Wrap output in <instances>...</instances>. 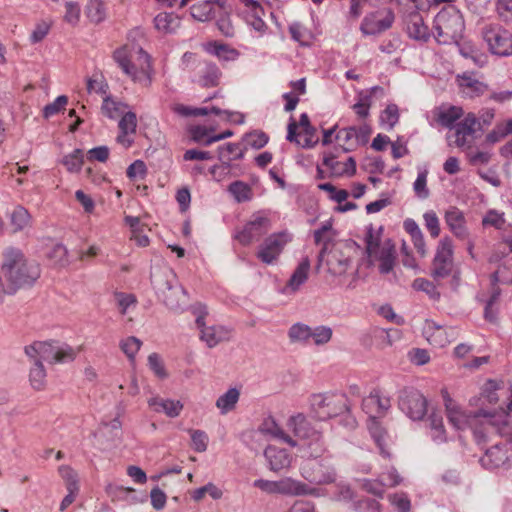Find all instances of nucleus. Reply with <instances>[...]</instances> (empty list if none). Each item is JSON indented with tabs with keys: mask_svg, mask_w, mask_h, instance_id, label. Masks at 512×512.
Returning a JSON list of instances; mask_svg holds the SVG:
<instances>
[{
	"mask_svg": "<svg viewBox=\"0 0 512 512\" xmlns=\"http://www.w3.org/2000/svg\"><path fill=\"white\" fill-rule=\"evenodd\" d=\"M290 430V448L296 449L295 455L302 459L301 475L310 483L335 482L337 474L334 467L324 465V460L320 459L326 451L322 434L311 426L303 414L290 418Z\"/></svg>",
	"mask_w": 512,
	"mask_h": 512,
	"instance_id": "1",
	"label": "nucleus"
},
{
	"mask_svg": "<svg viewBox=\"0 0 512 512\" xmlns=\"http://www.w3.org/2000/svg\"><path fill=\"white\" fill-rule=\"evenodd\" d=\"M447 418L457 430L471 429L478 445L485 444L492 433L508 434V414L505 411L486 412L478 411L467 413L449 395L442 391Z\"/></svg>",
	"mask_w": 512,
	"mask_h": 512,
	"instance_id": "2",
	"label": "nucleus"
},
{
	"mask_svg": "<svg viewBox=\"0 0 512 512\" xmlns=\"http://www.w3.org/2000/svg\"><path fill=\"white\" fill-rule=\"evenodd\" d=\"M29 358L31 368L29 381L33 389L42 390L46 385V370L43 361L53 363H64L75 358V351L67 344L58 342L36 341L24 348Z\"/></svg>",
	"mask_w": 512,
	"mask_h": 512,
	"instance_id": "3",
	"label": "nucleus"
},
{
	"mask_svg": "<svg viewBox=\"0 0 512 512\" xmlns=\"http://www.w3.org/2000/svg\"><path fill=\"white\" fill-rule=\"evenodd\" d=\"M112 58L132 81L148 87L152 83L153 68L150 55L139 45L127 43L114 50Z\"/></svg>",
	"mask_w": 512,
	"mask_h": 512,
	"instance_id": "4",
	"label": "nucleus"
},
{
	"mask_svg": "<svg viewBox=\"0 0 512 512\" xmlns=\"http://www.w3.org/2000/svg\"><path fill=\"white\" fill-rule=\"evenodd\" d=\"M2 270L6 281L16 292L20 288L32 286L40 277L39 264L28 259L22 250L8 247L3 252Z\"/></svg>",
	"mask_w": 512,
	"mask_h": 512,
	"instance_id": "5",
	"label": "nucleus"
},
{
	"mask_svg": "<svg viewBox=\"0 0 512 512\" xmlns=\"http://www.w3.org/2000/svg\"><path fill=\"white\" fill-rule=\"evenodd\" d=\"M356 243L353 240H339L330 249L322 248L318 254L316 270L325 267L333 277H342L352 268V251Z\"/></svg>",
	"mask_w": 512,
	"mask_h": 512,
	"instance_id": "6",
	"label": "nucleus"
},
{
	"mask_svg": "<svg viewBox=\"0 0 512 512\" xmlns=\"http://www.w3.org/2000/svg\"><path fill=\"white\" fill-rule=\"evenodd\" d=\"M433 29L439 44L457 43L465 29L464 18L455 6L449 5L437 13Z\"/></svg>",
	"mask_w": 512,
	"mask_h": 512,
	"instance_id": "7",
	"label": "nucleus"
},
{
	"mask_svg": "<svg viewBox=\"0 0 512 512\" xmlns=\"http://www.w3.org/2000/svg\"><path fill=\"white\" fill-rule=\"evenodd\" d=\"M382 227L375 230L369 226L365 236L366 254L368 262L373 265L379 262V271L381 274L390 273L395 265L396 252L395 247L390 241L381 243Z\"/></svg>",
	"mask_w": 512,
	"mask_h": 512,
	"instance_id": "8",
	"label": "nucleus"
},
{
	"mask_svg": "<svg viewBox=\"0 0 512 512\" xmlns=\"http://www.w3.org/2000/svg\"><path fill=\"white\" fill-rule=\"evenodd\" d=\"M309 405L313 416L321 421L337 417L349 410L346 395L337 392L312 394L309 398Z\"/></svg>",
	"mask_w": 512,
	"mask_h": 512,
	"instance_id": "9",
	"label": "nucleus"
},
{
	"mask_svg": "<svg viewBox=\"0 0 512 512\" xmlns=\"http://www.w3.org/2000/svg\"><path fill=\"white\" fill-rule=\"evenodd\" d=\"M484 42L493 55L512 56V32L499 24H487L481 30Z\"/></svg>",
	"mask_w": 512,
	"mask_h": 512,
	"instance_id": "10",
	"label": "nucleus"
},
{
	"mask_svg": "<svg viewBox=\"0 0 512 512\" xmlns=\"http://www.w3.org/2000/svg\"><path fill=\"white\" fill-rule=\"evenodd\" d=\"M272 227L269 213L258 211L254 213L244 227L238 231L235 238L242 245H249L253 241L259 240Z\"/></svg>",
	"mask_w": 512,
	"mask_h": 512,
	"instance_id": "11",
	"label": "nucleus"
},
{
	"mask_svg": "<svg viewBox=\"0 0 512 512\" xmlns=\"http://www.w3.org/2000/svg\"><path fill=\"white\" fill-rule=\"evenodd\" d=\"M454 268L453 245L448 237L442 238L437 246L431 265V276L435 280L448 277Z\"/></svg>",
	"mask_w": 512,
	"mask_h": 512,
	"instance_id": "12",
	"label": "nucleus"
},
{
	"mask_svg": "<svg viewBox=\"0 0 512 512\" xmlns=\"http://www.w3.org/2000/svg\"><path fill=\"white\" fill-rule=\"evenodd\" d=\"M394 20L395 15L391 9L377 10L365 15L360 25V31L364 36L379 35L390 29Z\"/></svg>",
	"mask_w": 512,
	"mask_h": 512,
	"instance_id": "13",
	"label": "nucleus"
},
{
	"mask_svg": "<svg viewBox=\"0 0 512 512\" xmlns=\"http://www.w3.org/2000/svg\"><path fill=\"white\" fill-rule=\"evenodd\" d=\"M399 408L412 420H421L427 412V401L419 391L404 389L399 395Z\"/></svg>",
	"mask_w": 512,
	"mask_h": 512,
	"instance_id": "14",
	"label": "nucleus"
},
{
	"mask_svg": "<svg viewBox=\"0 0 512 512\" xmlns=\"http://www.w3.org/2000/svg\"><path fill=\"white\" fill-rule=\"evenodd\" d=\"M318 141L316 129L310 124L306 113L301 114L299 122L290 120V142L303 148H312Z\"/></svg>",
	"mask_w": 512,
	"mask_h": 512,
	"instance_id": "15",
	"label": "nucleus"
},
{
	"mask_svg": "<svg viewBox=\"0 0 512 512\" xmlns=\"http://www.w3.org/2000/svg\"><path fill=\"white\" fill-rule=\"evenodd\" d=\"M288 242L286 232L274 233L270 235L259 247L258 258L266 263L272 264L280 255Z\"/></svg>",
	"mask_w": 512,
	"mask_h": 512,
	"instance_id": "16",
	"label": "nucleus"
},
{
	"mask_svg": "<svg viewBox=\"0 0 512 512\" xmlns=\"http://www.w3.org/2000/svg\"><path fill=\"white\" fill-rule=\"evenodd\" d=\"M390 407V398L383 396L378 389H373L362 401V410L369 415V419L384 416Z\"/></svg>",
	"mask_w": 512,
	"mask_h": 512,
	"instance_id": "17",
	"label": "nucleus"
},
{
	"mask_svg": "<svg viewBox=\"0 0 512 512\" xmlns=\"http://www.w3.org/2000/svg\"><path fill=\"white\" fill-rule=\"evenodd\" d=\"M250 438L256 442L273 440L288 443V436L271 417L265 419L257 430L251 431Z\"/></svg>",
	"mask_w": 512,
	"mask_h": 512,
	"instance_id": "18",
	"label": "nucleus"
},
{
	"mask_svg": "<svg viewBox=\"0 0 512 512\" xmlns=\"http://www.w3.org/2000/svg\"><path fill=\"white\" fill-rule=\"evenodd\" d=\"M423 333L430 344L435 347H444L455 338V331L452 328H445L432 320H427Z\"/></svg>",
	"mask_w": 512,
	"mask_h": 512,
	"instance_id": "19",
	"label": "nucleus"
},
{
	"mask_svg": "<svg viewBox=\"0 0 512 512\" xmlns=\"http://www.w3.org/2000/svg\"><path fill=\"white\" fill-rule=\"evenodd\" d=\"M479 122L473 113L467 114L464 119L458 122L455 129V144L458 147L469 146L474 139V134L477 130Z\"/></svg>",
	"mask_w": 512,
	"mask_h": 512,
	"instance_id": "20",
	"label": "nucleus"
},
{
	"mask_svg": "<svg viewBox=\"0 0 512 512\" xmlns=\"http://www.w3.org/2000/svg\"><path fill=\"white\" fill-rule=\"evenodd\" d=\"M243 14L247 24L260 35L265 33L267 25L263 20L265 15L263 7L256 0H244Z\"/></svg>",
	"mask_w": 512,
	"mask_h": 512,
	"instance_id": "21",
	"label": "nucleus"
},
{
	"mask_svg": "<svg viewBox=\"0 0 512 512\" xmlns=\"http://www.w3.org/2000/svg\"><path fill=\"white\" fill-rule=\"evenodd\" d=\"M406 32L414 40L427 42L430 38L429 28L418 11H412L405 16Z\"/></svg>",
	"mask_w": 512,
	"mask_h": 512,
	"instance_id": "22",
	"label": "nucleus"
},
{
	"mask_svg": "<svg viewBox=\"0 0 512 512\" xmlns=\"http://www.w3.org/2000/svg\"><path fill=\"white\" fill-rule=\"evenodd\" d=\"M481 465L489 470L509 466V456L504 445L495 444L480 458Z\"/></svg>",
	"mask_w": 512,
	"mask_h": 512,
	"instance_id": "23",
	"label": "nucleus"
},
{
	"mask_svg": "<svg viewBox=\"0 0 512 512\" xmlns=\"http://www.w3.org/2000/svg\"><path fill=\"white\" fill-rule=\"evenodd\" d=\"M200 330V339L207 347L213 348L219 343L226 341L230 338L231 330L222 325L203 326L197 327Z\"/></svg>",
	"mask_w": 512,
	"mask_h": 512,
	"instance_id": "24",
	"label": "nucleus"
},
{
	"mask_svg": "<svg viewBox=\"0 0 512 512\" xmlns=\"http://www.w3.org/2000/svg\"><path fill=\"white\" fill-rule=\"evenodd\" d=\"M218 157L223 163L222 166L215 165L211 168L210 172L216 176L218 170H227L230 168V162L244 157V151L237 143H227L218 147Z\"/></svg>",
	"mask_w": 512,
	"mask_h": 512,
	"instance_id": "25",
	"label": "nucleus"
},
{
	"mask_svg": "<svg viewBox=\"0 0 512 512\" xmlns=\"http://www.w3.org/2000/svg\"><path fill=\"white\" fill-rule=\"evenodd\" d=\"M215 6L226 10V0H195L190 7L191 16L201 22L208 21L213 16Z\"/></svg>",
	"mask_w": 512,
	"mask_h": 512,
	"instance_id": "26",
	"label": "nucleus"
},
{
	"mask_svg": "<svg viewBox=\"0 0 512 512\" xmlns=\"http://www.w3.org/2000/svg\"><path fill=\"white\" fill-rule=\"evenodd\" d=\"M310 270V259L307 256L303 257L290 275V293L301 290L309 278Z\"/></svg>",
	"mask_w": 512,
	"mask_h": 512,
	"instance_id": "27",
	"label": "nucleus"
},
{
	"mask_svg": "<svg viewBox=\"0 0 512 512\" xmlns=\"http://www.w3.org/2000/svg\"><path fill=\"white\" fill-rule=\"evenodd\" d=\"M445 221L448 227L450 228L451 232L457 238L461 240H465L468 238V230L465 225V217L459 209H449L445 214Z\"/></svg>",
	"mask_w": 512,
	"mask_h": 512,
	"instance_id": "28",
	"label": "nucleus"
},
{
	"mask_svg": "<svg viewBox=\"0 0 512 512\" xmlns=\"http://www.w3.org/2000/svg\"><path fill=\"white\" fill-rule=\"evenodd\" d=\"M148 405L153 408L155 412H164L171 418L179 416L183 409V404L180 401L159 397L150 398L148 400Z\"/></svg>",
	"mask_w": 512,
	"mask_h": 512,
	"instance_id": "29",
	"label": "nucleus"
},
{
	"mask_svg": "<svg viewBox=\"0 0 512 512\" xmlns=\"http://www.w3.org/2000/svg\"><path fill=\"white\" fill-rule=\"evenodd\" d=\"M270 470L278 472L284 469L288 463V453L285 448L276 445H268L264 451Z\"/></svg>",
	"mask_w": 512,
	"mask_h": 512,
	"instance_id": "30",
	"label": "nucleus"
},
{
	"mask_svg": "<svg viewBox=\"0 0 512 512\" xmlns=\"http://www.w3.org/2000/svg\"><path fill=\"white\" fill-rule=\"evenodd\" d=\"M207 52L225 62L236 61L240 56V52L237 49L217 41L208 44Z\"/></svg>",
	"mask_w": 512,
	"mask_h": 512,
	"instance_id": "31",
	"label": "nucleus"
},
{
	"mask_svg": "<svg viewBox=\"0 0 512 512\" xmlns=\"http://www.w3.org/2000/svg\"><path fill=\"white\" fill-rule=\"evenodd\" d=\"M336 232L332 227V220H327L314 231V241L317 245H322V248L330 249L331 246L338 241H335Z\"/></svg>",
	"mask_w": 512,
	"mask_h": 512,
	"instance_id": "32",
	"label": "nucleus"
},
{
	"mask_svg": "<svg viewBox=\"0 0 512 512\" xmlns=\"http://www.w3.org/2000/svg\"><path fill=\"white\" fill-rule=\"evenodd\" d=\"M368 430L371 434V437L374 439L375 443L377 444L381 454L385 457H389L390 453L386 449L387 432L382 427V425L378 421V419H374V418L369 419Z\"/></svg>",
	"mask_w": 512,
	"mask_h": 512,
	"instance_id": "33",
	"label": "nucleus"
},
{
	"mask_svg": "<svg viewBox=\"0 0 512 512\" xmlns=\"http://www.w3.org/2000/svg\"><path fill=\"white\" fill-rule=\"evenodd\" d=\"M187 295L181 287H168V293L164 294V303L171 310H181L186 305Z\"/></svg>",
	"mask_w": 512,
	"mask_h": 512,
	"instance_id": "34",
	"label": "nucleus"
},
{
	"mask_svg": "<svg viewBox=\"0 0 512 512\" xmlns=\"http://www.w3.org/2000/svg\"><path fill=\"white\" fill-rule=\"evenodd\" d=\"M199 83L204 87H214L219 84L221 71L215 63H205L200 70Z\"/></svg>",
	"mask_w": 512,
	"mask_h": 512,
	"instance_id": "35",
	"label": "nucleus"
},
{
	"mask_svg": "<svg viewBox=\"0 0 512 512\" xmlns=\"http://www.w3.org/2000/svg\"><path fill=\"white\" fill-rule=\"evenodd\" d=\"M463 115V110L459 106H449L442 108L438 112L437 122L446 128H454L458 121Z\"/></svg>",
	"mask_w": 512,
	"mask_h": 512,
	"instance_id": "36",
	"label": "nucleus"
},
{
	"mask_svg": "<svg viewBox=\"0 0 512 512\" xmlns=\"http://www.w3.org/2000/svg\"><path fill=\"white\" fill-rule=\"evenodd\" d=\"M460 86L463 93L470 98L483 95L488 90V86L485 83L471 76H463L461 78Z\"/></svg>",
	"mask_w": 512,
	"mask_h": 512,
	"instance_id": "37",
	"label": "nucleus"
},
{
	"mask_svg": "<svg viewBox=\"0 0 512 512\" xmlns=\"http://www.w3.org/2000/svg\"><path fill=\"white\" fill-rule=\"evenodd\" d=\"M239 397V390L237 388H230L224 394L219 396L216 401V407L220 410L221 414H227L235 408L239 401Z\"/></svg>",
	"mask_w": 512,
	"mask_h": 512,
	"instance_id": "38",
	"label": "nucleus"
},
{
	"mask_svg": "<svg viewBox=\"0 0 512 512\" xmlns=\"http://www.w3.org/2000/svg\"><path fill=\"white\" fill-rule=\"evenodd\" d=\"M31 216L27 209L23 206H17L14 208L10 215V225L13 228V232L17 233L24 230L30 224Z\"/></svg>",
	"mask_w": 512,
	"mask_h": 512,
	"instance_id": "39",
	"label": "nucleus"
},
{
	"mask_svg": "<svg viewBox=\"0 0 512 512\" xmlns=\"http://www.w3.org/2000/svg\"><path fill=\"white\" fill-rule=\"evenodd\" d=\"M254 487L259 488L263 492L268 494H287L288 493V482L286 480L280 481H269L264 479H257L253 483Z\"/></svg>",
	"mask_w": 512,
	"mask_h": 512,
	"instance_id": "40",
	"label": "nucleus"
},
{
	"mask_svg": "<svg viewBox=\"0 0 512 512\" xmlns=\"http://www.w3.org/2000/svg\"><path fill=\"white\" fill-rule=\"evenodd\" d=\"M154 25L160 32L171 33L179 25V20L173 14L163 12L156 15Z\"/></svg>",
	"mask_w": 512,
	"mask_h": 512,
	"instance_id": "41",
	"label": "nucleus"
},
{
	"mask_svg": "<svg viewBox=\"0 0 512 512\" xmlns=\"http://www.w3.org/2000/svg\"><path fill=\"white\" fill-rule=\"evenodd\" d=\"M126 105L121 101H116L113 98L107 96L104 98L101 110L102 113L110 118L116 119L125 113Z\"/></svg>",
	"mask_w": 512,
	"mask_h": 512,
	"instance_id": "42",
	"label": "nucleus"
},
{
	"mask_svg": "<svg viewBox=\"0 0 512 512\" xmlns=\"http://www.w3.org/2000/svg\"><path fill=\"white\" fill-rule=\"evenodd\" d=\"M228 192L233 196L236 202H246L252 198L250 186L243 181H234L228 186Z\"/></svg>",
	"mask_w": 512,
	"mask_h": 512,
	"instance_id": "43",
	"label": "nucleus"
},
{
	"mask_svg": "<svg viewBox=\"0 0 512 512\" xmlns=\"http://www.w3.org/2000/svg\"><path fill=\"white\" fill-rule=\"evenodd\" d=\"M429 425L432 440L436 443L445 442L447 438L442 417L436 413H432L429 416Z\"/></svg>",
	"mask_w": 512,
	"mask_h": 512,
	"instance_id": "44",
	"label": "nucleus"
},
{
	"mask_svg": "<svg viewBox=\"0 0 512 512\" xmlns=\"http://www.w3.org/2000/svg\"><path fill=\"white\" fill-rule=\"evenodd\" d=\"M84 163V156L81 149H75L72 153L62 159V164L71 173L79 172Z\"/></svg>",
	"mask_w": 512,
	"mask_h": 512,
	"instance_id": "45",
	"label": "nucleus"
},
{
	"mask_svg": "<svg viewBox=\"0 0 512 512\" xmlns=\"http://www.w3.org/2000/svg\"><path fill=\"white\" fill-rule=\"evenodd\" d=\"M291 37L300 43L302 46L310 45L313 35L309 29L301 25L300 23H293L290 25Z\"/></svg>",
	"mask_w": 512,
	"mask_h": 512,
	"instance_id": "46",
	"label": "nucleus"
},
{
	"mask_svg": "<svg viewBox=\"0 0 512 512\" xmlns=\"http://www.w3.org/2000/svg\"><path fill=\"white\" fill-rule=\"evenodd\" d=\"M500 297V289L494 288L491 296L487 300L484 308V318L491 322L495 323L497 321L498 308L496 307L498 300Z\"/></svg>",
	"mask_w": 512,
	"mask_h": 512,
	"instance_id": "47",
	"label": "nucleus"
},
{
	"mask_svg": "<svg viewBox=\"0 0 512 512\" xmlns=\"http://www.w3.org/2000/svg\"><path fill=\"white\" fill-rule=\"evenodd\" d=\"M268 140L267 134L259 130L247 133L243 137L245 145L253 149L263 148L268 143Z\"/></svg>",
	"mask_w": 512,
	"mask_h": 512,
	"instance_id": "48",
	"label": "nucleus"
},
{
	"mask_svg": "<svg viewBox=\"0 0 512 512\" xmlns=\"http://www.w3.org/2000/svg\"><path fill=\"white\" fill-rule=\"evenodd\" d=\"M381 124L386 126L388 130L393 127L399 121V110L396 104H389L380 115Z\"/></svg>",
	"mask_w": 512,
	"mask_h": 512,
	"instance_id": "49",
	"label": "nucleus"
},
{
	"mask_svg": "<svg viewBox=\"0 0 512 512\" xmlns=\"http://www.w3.org/2000/svg\"><path fill=\"white\" fill-rule=\"evenodd\" d=\"M505 222V214L495 209L488 210L482 219L484 227H494L495 229H502Z\"/></svg>",
	"mask_w": 512,
	"mask_h": 512,
	"instance_id": "50",
	"label": "nucleus"
},
{
	"mask_svg": "<svg viewBox=\"0 0 512 512\" xmlns=\"http://www.w3.org/2000/svg\"><path fill=\"white\" fill-rule=\"evenodd\" d=\"M512 133V120L505 124L497 125V127L486 135V142L495 144L508 134Z\"/></svg>",
	"mask_w": 512,
	"mask_h": 512,
	"instance_id": "51",
	"label": "nucleus"
},
{
	"mask_svg": "<svg viewBox=\"0 0 512 512\" xmlns=\"http://www.w3.org/2000/svg\"><path fill=\"white\" fill-rule=\"evenodd\" d=\"M333 331L328 326H317L314 329H311V336L313 343L317 346L324 345L328 343L332 338Z\"/></svg>",
	"mask_w": 512,
	"mask_h": 512,
	"instance_id": "52",
	"label": "nucleus"
},
{
	"mask_svg": "<svg viewBox=\"0 0 512 512\" xmlns=\"http://www.w3.org/2000/svg\"><path fill=\"white\" fill-rule=\"evenodd\" d=\"M427 175L428 171L426 169L419 170L417 178L413 183L414 192L421 199L428 198L430 194L427 188Z\"/></svg>",
	"mask_w": 512,
	"mask_h": 512,
	"instance_id": "53",
	"label": "nucleus"
},
{
	"mask_svg": "<svg viewBox=\"0 0 512 512\" xmlns=\"http://www.w3.org/2000/svg\"><path fill=\"white\" fill-rule=\"evenodd\" d=\"M148 366L156 377L160 379H165L168 377V373L159 354L151 353L148 356Z\"/></svg>",
	"mask_w": 512,
	"mask_h": 512,
	"instance_id": "54",
	"label": "nucleus"
},
{
	"mask_svg": "<svg viewBox=\"0 0 512 512\" xmlns=\"http://www.w3.org/2000/svg\"><path fill=\"white\" fill-rule=\"evenodd\" d=\"M216 25L223 36L233 38L236 35V27L228 14L221 15L218 18Z\"/></svg>",
	"mask_w": 512,
	"mask_h": 512,
	"instance_id": "55",
	"label": "nucleus"
},
{
	"mask_svg": "<svg viewBox=\"0 0 512 512\" xmlns=\"http://www.w3.org/2000/svg\"><path fill=\"white\" fill-rule=\"evenodd\" d=\"M371 106V95L368 92H361L358 96V101L353 105L355 113L365 118L369 115V108Z\"/></svg>",
	"mask_w": 512,
	"mask_h": 512,
	"instance_id": "56",
	"label": "nucleus"
},
{
	"mask_svg": "<svg viewBox=\"0 0 512 512\" xmlns=\"http://www.w3.org/2000/svg\"><path fill=\"white\" fill-rule=\"evenodd\" d=\"M68 103V98L65 95L58 96L52 103L47 104L43 108V116L48 119L57 113H59L62 109L65 108Z\"/></svg>",
	"mask_w": 512,
	"mask_h": 512,
	"instance_id": "57",
	"label": "nucleus"
},
{
	"mask_svg": "<svg viewBox=\"0 0 512 512\" xmlns=\"http://www.w3.org/2000/svg\"><path fill=\"white\" fill-rule=\"evenodd\" d=\"M424 224L429 231L431 237L437 238L440 234V224L436 213L432 210L427 211L423 215Z\"/></svg>",
	"mask_w": 512,
	"mask_h": 512,
	"instance_id": "58",
	"label": "nucleus"
},
{
	"mask_svg": "<svg viewBox=\"0 0 512 512\" xmlns=\"http://www.w3.org/2000/svg\"><path fill=\"white\" fill-rule=\"evenodd\" d=\"M141 341L136 337H128L125 340L121 341L120 347L122 351L127 355V357L133 361L135 355L139 351L141 347Z\"/></svg>",
	"mask_w": 512,
	"mask_h": 512,
	"instance_id": "59",
	"label": "nucleus"
},
{
	"mask_svg": "<svg viewBox=\"0 0 512 512\" xmlns=\"http://www.w3.org/2000/svg\"><path fill=\"white\" fill-rule=\"evenodd\" d=\"M59 473L61 477L66 481L67 490L78 491V479L75 471L69 466H60Z\"/></svg>",
	"mask_w": 512,
	"mask_h": 512,
	"instance_id": "60",
	"label": "nucleus"
},
{
	"mask_svg": "<svg viewBox=\"0 0 512 512\" xmlns=\"http://www.w3.org/2000/svg\"><path fill=\"white\" fill-rule=\"evenodd\" d=\"M49 258L58 266L68 264V250L63 244H56L49 253Z\"/></svg>",
	"mask_w": 512,
	"mask_h": 512,
	"instance_id": "61",
	"label": "nucleus"
},
{
	"mask_svg": "<svg viewBox=\"0 0 512 512\" xmlns=\"http://www.w3.org/2000/svg\"><path fill=\"white\" fill-rule=\"evenodd\" d=\"M380 508L379 502L372 498H364L353 502V509L356 512H381Z\"/></svg>",
	"mask_w": 512,
	"mask_h": 512,
	"instance_id": "62",
	"label": "nucleus"
},
{
	"mask_svg": "<svg viewBox=\"0 0 512 512\" xmlns=\"http://www.w3.org/2000/svg\"><path fill=\"white\" fill-rule=\"evenodd\" d=\"M120 132L133 134L136 131L137 119L133 112H125L119 121Z\"/></svg>",
	"mask_w": 512,
	"mask_h": 512,
	"instance_id": "63",
	"label": "nucleus"
},
{
	"mask_svg": "<svg viewBox=\"0 0 512 512\" xmlns=\"http://www.w3.org/2000/svg\"><path fill=\"white\" fill-rule=\"evenodd\" d=\"M496 10L505 22H512V0H497Z\"/></svg>",
	"mask_w": 512,
	"mask_h": 512,
	"instance_id": "64",
	"label": "nucleus"
}]
</instances>
